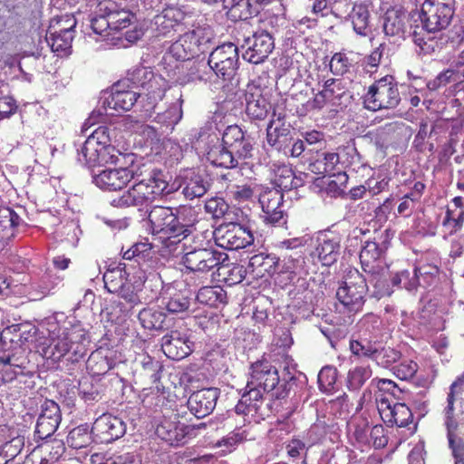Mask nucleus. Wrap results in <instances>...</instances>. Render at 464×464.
I'll list each match as a JSON object with an SVG mask.
<instances>
[{
  "label": "nucleus",
  "mask_w": 464,
  "mask_h": 464,
  "mask_svg": "<svg viewBox=\"0 0 464 464\" xmlns=\"http://www.w3.org/2000/svg\"><path fill=\"white\" fill-rule=\"evenodd\" d=\"M152 233L170 244L187 240L195 230L196 211L190 207L173 209L169 207L154 206L148 214Z\"/></svg>",
  "instance_id": "obj_1"
},
{
  "label": "nucleus",
  "mask_w": 464,
  "mask_h": 464,
  "mask_svg": "<svg viewBox=\"0 0 464 464\" xmlns=\"http://www.w3.org/2000/svg\"><path fill=\"white\" fill-rule=\"evenodd\" d=\"M203 233L195 234L191 240L182 244L181 263L190 272L198 275H208L218 270L220 266L228 259V256L219 251L209 241L205 239Z\"/></svg>",
  "instance_id": "obj_2"
},
{
  "label": "nucleus",
  "mask_w": 464,
  "mask_h": 464,
  "mask_svg": "<svg viewBox=\"0 0 464 464\" xmlns=\"http://www.w3.org/2000/svg\"><path fill=\"white\" fill-rule=\"evenodd\" d=\"M122 195L114 198L111 204L117 208L143 207L152 203L157 197L169 194L171 189L161 170L153 169L147 178L140 177Z\"/></svg>",
  "instance_id": "obj_3"
},
{
  "label": "nucleus",
  "mask_w": 464,
  "mask_h": 464,
  "mask_svg": "<svg viewBox=\"0 0 464 464\" xmlns=\"http://www.w3.org/2000/svg\"><path fill=\"white\" fill-rule=\"evenodd\" d=\"M197 142L205 150L208 161L212 165L226 169L237 166V159L232 155L228 146L219 139V132L214 123L202 127L197 136Z\"/></svg>",
  "instance_id": "obj_4"
},
{
  "label": "nucleus",
  "mask_w": 464,
  "mask_h": 464,
  "mask_svg": "<svg viewBox=\"0 0 464 464\" xmlns=\"http://www.w3.org/2000/svg\"><path fill=\"white\" fill-rule=\"evenodd\" d=\"M214 34L209 27L198 26L182 34L169 47V53L177 60H189L208 51Z\"/></svg>",
  "instance_id": "obj_5"
},
{
  "label": "nucleus",
  "mask_w": 464,
  "mask_h": 464,
  "mask_svg": "<svg viewBox=\"0 0 464 464\" xmlns=\"http://www.w3.org/2000/svg\"><path fill=\"white\" fill-rule=\"evenodd\" d=\"M400 102L398 84L390 75L376 81L364 96L365 108L373 111L396 108Z\"/></svg>",
  "instance_id": "obj_6"
},
{
  "label": "nucleus",
  "mask_w": 464,
  "mask_h": 464,
  "mask_svg": "<svg viewBox=\"0 0 464 464\" xmlns=\"http://www.w3.org/2000/svg\"><path fill=\"white\" fill-rule=\"evenodd\" d=\"M454 14V0H425L420 8V20L428 33L446 29Z\"/></svg>",
  "instance_id": "obj_7"
},
{
  "label": "nucleus",
  "mask_w": 464,
  "mask_h": 464,
  "mask_svg": "<svg viewBox=\"0 0 464 464\" xmlns=\"http://www.w3.org/2000/svg\"><path fill=\"white\" fill-rule=\"evenodd\" d=\"M369 289L366 278L358 270L350 271L336 291V298L348 312H358Z\"/></svg>",
  "instance_id": "obj_8"
},
{
  "label": "nucleus",
  "mask_w": 464,
  "mask_h": 464,
  "mask_svg": "<svg viewBox=\"0 0 464 464\" xmlns=\"http://www.w3.org/2000/svg\"><path fill=\"white\" fill-rule=\"evenodd\" d=\"M208 65L218 77L232 79L239 66L237 46L232 43L217 46L209 54Z\"/></svg>",
  "instance_id": "obj_9"
},
{
  "label": "nucleus",
  "mask_w": 464,
  "mask_h": 464,
  "mask_svg": "<svg viewBox=\"0 0 464 464\" xmlns=\"http://www.w3.org/2000/svg\"><path fill=\"white\" fill-rule=\"evenodd\" d=\"M271 121L266 130L267 143L285 156L298 158L305 150L304 140L294 137V132L290 126L281 124L273 126Z\"/></svg>",
  "instance_id": "obj_10"
},
{
  "label": "nucleus",
  "mask_w": 464,
  "mask_h": 464,
  "mask_svg": "<svg viewBox=\"0 0 464 464\" xmlns=\"http://www.w3.org/2000/svg\"><path fill=\"white\" fill-rule=\"evenodd\" d=\"M246 389L258 392L265 401L264 394L274 391L280 383L278 371L268 361H257L251 364Z\"/></svg>",
  "instance_id": "obj_11"
},
{
  "label": "nucleus",
  "mask_w": 464,
  "mask_h": 464,
  "mask_svg": "<svg viewBox=\"0 0 464 464\" xmlns=\"http://www.w3.org/2000/svg\"><path fill=\"white\" fill-rule=\"evenodd\" d=\"M143 172L138 165L131 163L129 167L105 169L92 175L93 183L104 190H120L131 179H138Z\"/></svg>",
  "instance_id": "obj_12"
},
{
  "label": "nucleus",
  "mask_w": 464,
  "mask_h": 464,
  "mask_svg": "<svg viewBox=\"0 0 464 464\" xmlns=\"http://www.w3.org/2000/svg\"><path fill=\"white\" fill-rule=\"evenodd\" d=\"M217 245L227 250L244 248L254 242L250 230L238 223L221 224L214 232Z\"/></svg>",
  "instance_id": "obj_13"
},
{
  "label": "nucleus",
  "mask_w": 464,
  "mask_h": 464,
  "mask_svg": "<svg viewBox=\"0 0 464 464\" xmlns=\"http://www.w3.org/2000/svg\"><path fill=\"white\" fill-rule=\"evenodd\" d=\"M241 48L244 50L243 58L246 61L259 64L268 58L275 48V42L268 32L261 30L244 37Z\"/></svg>",
  "instance_id": "obj_14"
},
{
  "label": "nucleus",
  "mask_w": 464,
  "mask_h": 464,
  "mask_svg": "<svg viewBox=\"0 0 464 464\" xmlns=\"http://www.w3.org/2000/svg\"><path fill=\"white\" fill-rule=\"evenodd\" d=\"M140 94L132 90L124 88V85L118 82L112 85L111 91H105L100 99L104 112L112 114L130 110L137 102Z\"/></svg>",
  "instance_id": "obj_15"
},
{
  "label": "nucleus",
  "mask_w": 464,
  "mask_h": 464,
  "mask_svg": "<svg viewBox=\"0 0 464 464\" xmlns=\"http://www.w3.org/2000/svg\"><path fill=\"white\" fill-rule=\"evenodd\" d=\"M160 345L168 358L180 360L191 353L193 343L186 330L174 329L162 336Z\"/></svg>",
  "instance_id": "obj_16"
},
{
  "label": "nucleus",
  "mask_w": 464,
  "mask_h": 464,
  "mask_svg": "<svg viewBox=\"0 0 464 464\" xmlns=\"http://www.w3.org/2000/svg\"><path fill=\"white\" fill-rule=\"evenodd\" d=\"M222 141L228 146L232 155L239 160L249 159L253 156L254 141L237 125L228 126L223 135Z\"/></svg>",
  "instance_id": "obj_17"
},
{
  "label": "nucleus",
  "mask_w": 464,
  "mask_h": 464,
  "mask_svg": "<svg viewBox=\"0 0 464 464\" xmlns=\"http://www.w3.org/2000/svg\"><path fill=\"white\" fill-rule=\"evenodd\" d=\"M265 221L279 225L284 222L283 193L276 188H266L258 196Z\"/></svg>",
  "instance_id": "obj_18"
},
{
  "label": "nucleus",
  "mask_w": 464,
  "mask_h": 464,
  "mask_svg": "<svg viewBox=\"0 0 464 464\" xmlns=\"http://www.w3.org/2000/svg\"><path fill=\"white\" fill-rule=\"evenodd\" d=\"M194 427L187 426L174 419H164L156 428V434L171 446H179L187 442V438L193 435Z\"/></svg>",
  "instance_id": "obj_19"
},
{
  "label": "nucleus",
  "mask_w": 464,
  "mask_h": 464,
  "mask_svg": "<svg viewBox=\"0 0 464 464\" xmlns=\"http://www.w3.org/2000/svg\"><path fill=\"white\" fill-rule=\"evenodd\" d=\"M92 432L102 442L109 443L121 438L126 432V424L119 417L102 414L92 427Z\"/></svg>",
  "instance_id": "obj_20"
},
{
  "label": "nucleus",
  "mask_w": 464,
  "mask_h": 464,
  "mask_svg": "<svg viewBox=\"0 0 464 464\" xmlns=\"http://www.w3.org/2000/svg\"><path fill=\"white\" fill-rule=\"evenodd\" d=\"M62 420L59 405L51 400H46L41 407L37 419L35 434L41 440L51 437L58 429Z\"/></svg>",
  "instance_id": "obj_21"
},
{
  "label": "nucleus",
  "mask_w": 464,
  "mask_h": 464,
  "mask_svg": "<svg viewBox=\"0 0 464 464\" xmlns=\"http://www.w3.org/2000/svg\"><path fill=\"white\" fill-rule=\"evenodd\" d=\"M341 253V237L333 232H324L318 236L314 255L323 266L334 264Z\"/></svg>",
  "instance_id": "obj_22"
},
{
  "label": "nucleus",
  "mask_w": 464,
  "mask_h": 464,
  "mask_svg": "<svg viewBox=\"0 0 464 464\" xmlns=\"http://www.w3.org/2000/svg\"><path fill=\"white\" fill-rule=\"evenodd\" d=\"M218 396L219 391L217 388L194 392L188 401V409L198 419L206 417L215 409Z\"/></svg>",
  "instance_id": "obj_23"
},
{
  "label": "nucleus",
  "mask_w": 464,
  "mask_h": 464,
  "mask_svg": "<svg viewBox=\"0 0 464 464\" xmlns=\"http://www.w3.org/2000/svg\"><path fill=\"white\" fill-rule=\"evenodd\" d=\"M377 407L382 420L390 426L406 427L411 421V411L404 403L391 405L387 399H381Z\"/></svg>",
  "instance_id": "obj_24"
},
{
  "label": "nucleus",
  "mask_w": 464,
  "mask_h": 464,
  "mask_svg": "<svg viewBox=\"0 0 464 464\" xmlns=\"http://www.w3.org/2000/svg\"><path fill=\"white\" fill-rule=\"evenodd\" d=\"M20 222L21 218L12 208H0V255L7 254Z\"/></svg>",
  "instance_id": "obj_25"
},
{
  "label": "nucleus",
  "mask_w": 464,
  "mask_h": 464,
  "mask_svg": "<svg viewBox=\"0 0 464 464\" xmlns=\"http://www.w3.org/2000/svg\"><path fill=\"white\" fill-rule=\"evenodd\" d=\"M271 106L263 95V90L255 84L247 86L246 92V112L252 120L266 118Z\"/></svg>",
  "instance_id": "obj_26"
},
{
  "label": "nucleus",
  "mask_w": 464,
  "mask_h": 464,
  "mask_svg": "<svg viewBox=\"0 0 464 464\" xmlns=\"http://www.w3.org/2000/svg\"><path fill=\"white\" fill-rule=\"evenodd\" d=\"M181 179L182 193L186 198L190 200L204 196L209 188L206 178L194 169L186 170Z\"/></svg>",
  "instance_id": "obj_27"
},
{
  "label": "nucleus",
  "mask_w": 464,
  "mask_h": 464,
  "mask_svg": "<svg viewBox=\"0 0 464 464\" xmlns=\"http://www.w3.org/2000/svg\"><path fill=\"white\" fill-rule=\"evenodd\" d=\"M121 158L124 159L125 156L116 150L115 147L108 145L97 148L96 153L92 158L90 154H86V157H82V153H78L77 160L82 165L92 168L104 164H117L120 162Z\"/></svg>",
  "instance_id": "obj_28"
},
{
  "label": "nucleus",
  "mask_w": 464,
  "mask_h": 464,
  "mask_svg": "<svg viewBox=\"0 0 464 464\" xmlns=\"http://www.w3.org/2000/svg\"><path fill=\"white\" fill-rule=\"evenodd\" d=\"M267 404L260 399L256 392H251L245 389L241 400L235 407V412L238 415H257L264 418L267 413Z\"/></svg>",
  "instance_id": "obj_29"
},
{
  "label": "nucleus",
  "mask_w": 464,
  "mask_h": 464,
  "mask_svg": "<svg viewBox=\"0 0 464 464\" xmlns=\"http://www.w3.org/2000/svg\"><path fill=\"white\" fill-rule=\"evenodd\" d=\"M408 17L399 8H390L383 15V32L388 36L402 38L406 33Z\"/></svg>",
  "instance_id": "obj_30"
},
{
  "label": "nucleus",
  "mask_w": 464,
  "mask_h": 464,
  "mask_svg": "<svg viewBox=\"0 0 464 464\" xmlns=\"http://www.w3.org/2000/svg\"><path fill=\"white\" fill-rule=\"evenodd\" d=\"M458 389L450 387L446 399V405L442 411L443 425L446 429V435L448 440L459 438V423L458 421V414L455 408V393Z\"/></svg>",
  "instance_id": "obj_31"
},
{
  "label": "nucleus",
  "mask_w": 464,
  "mask_h": 464,
  "mask_svg": "<svg viewBox=\"0 0 464 464\" xmlns=\"http://www.w3.org/2000/svg\"><path fill=\"white\" fill-rule=\"evenodd\" d=\"M273 184L279 190H291L302 185V179L295 177L293 169L287 165H273Z\"/></svg>",
  "instance_id": "obj_32"
},
{
  "label": "nucleus",
  "mask_w": 464,
  "mask_h": 464,
  "mask_svg": "<svg viewBox=\"0 0 464 464\" xmlns=\"http://www.w3.org/2000/svg\"><path fill=\"white\" fill-rule=\"evenodd\" d=\"M101 10L106 11L107 19L109 20L111 31H120L128 27L134 18L130 11L124 9L119 10L115 4L110 2L101 3Z\"/></svg>",
  "instance_id": "obj_33"
},
{
  "label": "nucleus",
  "mask_w": 464,
  "mask_h": 464,
  "mask_svg": "<svg viewBox=\"0 0 464 464\" xmlns=\"http://www.w3.org/2000/svg\"><path fill=\"white\" fill-rule=\"evenodd\" d=\"M347 18L352 22L354 32L361 36H368L371 33L370 13L363 4H354Z\"/></svg>",
  "instance_id": "obj_34"
},
{
  "label": "nucleus",
  "mask_w": 464,
  "mask_h": 464,
  "mask_svg": "<svg viewBox=\"0 0 464 464\" xmlns=\"http://www.w3.org/2000/svg\"><path fill=\"white\" fill-rule=\"evenodd\" d=\"M110 142L108 128L100 126L88 136L78 153H82V157H86V154L92 157L96 153L97 148L111 145Z\"/></svg>",
  "instance_id": "obj_35"
},
{
  "label": "nucleus",
  "mask_w": 464,
  "mask_h": 464,
  "mask_svg": "<svg viewBox=\"0 0 464 464\" xmlns=\"http://www.w3.org/2000/svg\"><path fill=\"white\" fill-rule=\"evenodd\" d=\"M184 19V14L176 8H167L154 18V24L160 34L166 35L170 30L179 26Z\"/></svg>",
  "instance_id": "obj_36"
},
{
  "label": "nucleus",
  "mask_w": 464,
  "mask_h": 464,
  "mask_svg": "<svg viewBox=\"0 0 464 464\" xmlns=\"http://www.w3.org/2000/svg\"><path fill=\"white\" fill-rule=\"evenodd\" d=\"M364 273L366 274V276H363L366 278V284H370L374 288L372 292L373 297L381 299L383 296L391 295L392 290L387 284L386 276L381 266L373 268L372 271H364Z\"/></svg>",
  "instance_id": "obj_37"
},
{
  "label": "nucleus",
  "mask_w": 464,
  "mask_h": 464,
  "mask_svg": "<svg viewBox=\"0 0 464 464\" xmlns=\"http://www.w3.org/2000/svg\"><path fill=\"white\" fill-rule=\"evenodd\" d=\"M139 320L141 325L148 330H164L167 328L166 314L152 307L143 308L139 313Z\"/></svg>",
  "instance_id": "obj_38"
},
{
  "label": "nucleus",
  "mask_w": 464,
  "mask_h": 464,
  "mask_svg": "<svg viewBox=\"0 0 464 464\" xmlns=\"http://www.w3.org/2000/svg\"><path fill=\"white\" fill-rule=\"evenodd\" d=\"M183 100L181 95L173 102L163 112L157 113L155 121L173 130L174 126L178 124L183 116L182 111Z\"/></svg>",
  "instance_id": "obj_39"
},
{
  "label": "nucleus",
  "mask_w": 464,
  "mask_h": 464,
  "mask_svg": "<svg viewBox=\"0 0 464 464\" xmlns=\"http://www.w3.org/2000/svg\"><path fill=\"white\" fill-rule=\"evenodd\" d=\"M75 22L70 27L61 28L59 31L49 32V36L46 37L53 52H63L71 48V44L73 39V26Z\"/></svg>",
  "instance_id": "obj_40"
},
{
  "label": "nucleus",
  "mask_w": 464,
  "mask_h": 464,
  "mask_svg": "<svg viewBox=\"0 0 464 464\" xmlns=\"http://www.w3.org/2000/svg\"><path fill=\"white\" fill-rule=\"evenodd\" d=\"M226 299L227 293L219 285L203 286L197 294L198 303L211 307H218L220 304H226Z\"/></svg>",
  "instance_id": "obj_41"
},
{
  "label": "nucleus",
  "mask_w": 464,
  "mask_h": 464,
  "mask_svg": "<svg viewBox=\"0 0 464 464\" xmlns=\"http://www.w3.org/2000/svg\"><path fill=\"white\" fill-rule=\"evenodd\" d=\"M382 249L377 243L366 241L360 252V261L363 271H372L373 268L380 267L378 260L381 256Z\"/></svg>",
  "instance_id": "obj_42"
},
{
  "label": "nucleus",
  "mask_w": 464,
  "mask_h": 464,
  "mask_svg": "<svg viewBox=\"0 0 464 464\" xmlns=\"http://www.w3.org/2000/svg\"><path fill=\"white\" fill-rule=\"evenodd\" d=\"M379 343L377 340L362 337L360 340H352L350 342V350L354 356L358 358H368L373 360Z\"/></svg>",
  "instance_id": "obj_43"
},
{
  "label": "nucleus",
  "mask_w": 464,
  "mask_h": 464,
  "mask_svg": "<svg viewBox=\"0 0 464 464\" xmlns=\"http://www.w3.org/2000/svg\"><path fill=\"white\" fill-rule=\"evenodd\" d=\"M92 434L87 425H80L69 432L66 441L71 448L76 450L83 449L92 443Z\"/></svg>",
  "instance_id": "obj_44"
},
{
  "label": "nucleus",
  "mask_w": 464,
  "mask_h": 464,
  "mask_svg": "<svg viewBox=\"0 0 464 464\" xmlns=\"http://www.w3.org/2000/svg\"><path fill=\"white\" fill-rule=\"evenodd\" d=\"M140 375L153 384L160 379L161 364L148 354L141 355Z\"/></svg>",
  "instance_id": "obj_45"
},
{
  "label": "nucleus",
  "mask_w": 464,
  "mask_h": 464,
  "mask_svg": "<svg viewBox=\"0 0 464 464\" xmlns=\"http://www.w3.org/2000/svg\"><path fill=\"white\" fill-rule=\"evenodd\" d=\"M372 374V371L369 365L354 367L348 372L347 388L350 391L360 390L365 382L371 378Z\"/></svg>",
  "instance_id": "obj_46"
},
{
  "label": "nucleus",
  "mask_w": 464,
  "mask_h": 464,
  "mask_svg": "<svg viewBox=\"0 0 464 464\" xmlns=\"http://www.w3.org/2000/svg\"><path fill=\"white\" fill-rule=\"evenodd\" d=\"M258 3L255 0H240L229 9L231 17L238 20H246L259 13Z\"/></svg>",
  "instance_id": "obj_47"
},
{
  "label": "nucleus",
  "mask_w": 464,
  "mask_h": 464,
  "mask_svg": "<svg viewBox=\"0 0 464 464\" xmlns=\"http://www.w3.org/2000/svg\"><path fill=\"white\" fill-rule=\"evenodd\" d=\"M120 264L119 266H121ZM129 275L126 268L122 269L118 266L115 269L108 270L103 276L104 287L110 293H116L127 282L125 276Z\"/></svg>",
  "instance_id": "obj_48"
},
{
  "label": "nucleus",
  "mask_w": 464,
  "mask_h": 464,
  "mask_svg": "<svg viewBox=\"0 0 464 464\" xmlns=\"http://www.w3.org/2000/svg\"><path fill=\"white\" fill-rule=\"evenodd\" d=\"M392 281L394 285H401L409 292L417 291L420 285V281H418L416 268L411 271H401L392 277Z\"/></svg>",
  "instance_id": "obj_49"
},
{
  "label": "nucleus",
  "mask_w": 464,
  "mask_h": 464,
  "mask_svg": "<svg viewBox=\"0 0 464 464\" xmlns=\"http://www.w3.org/2000/svg\"><path fill=\"white\" fill-rule=\"evenodd\" d=\"M464 79L463 72H459L456 69L450 67L441 72L434 80L428 83L430 90H437L442 86H446L450 82H458Z\"/></svg>",
  "instance_id": "obj_50"
},
{
  "label": "nucleus",
  "mask_w": 464,
  "mask_h": 464,
  "mask_svg": "<svg viewBox=\"0 0 464 464\" xmlns=\"http://www.w3.org/2000/svg\"><path fill=\"white\" fill-rule=\"evenodd\" d=\"M416 268L420 287L428 288L434 285L439 275V267L432 264H423Z\"/></svg>",
  "instance_id": "obj_51"
},
{
  "label": "nucleus",
  "mask_w": 464,
  "mask_h": 464,
  "mask_svg": "<svg viewBox=\"0 0 464 464\" xmlns=\"http://www.w3.org/2000/svg\"><path fill=\"white\" fill-rule=\"evenodd\" d=\"M249 266L259 269V273L273 274L276 272V257L263 253L253 256L249 260Z\"/></svg>",
  "instance_id": "obj_52"
},
{
  "label": "nucleus",
  "mask_w": 464,
  "mask_h": 464,
  "mask_svg": "<svg viewBox=\"0 0 464 464\" xmlns=\"http://www.w3.org/2000/svg\"><path fill=\"white\" fill-rule=\"evenodd\" d=\"M464 224V210L458 209H446L445 218L442 221V226L445 227L450 235L455 234L459 231Z\"/></svg>",
  "instance_id": "obj_53"
},
{
  "label": "nucleus",
  "mask_w": 464,
  "mask_h": 464,
  "mask_svg": "<svg viewBox=\"0 0 464 464\" xmlns=\"http://www.w3.org/2000/svg\"><path fill=\"white\" fill-rule=\"evenodd\" d=\"M382 320L379 316L369 314L359 323L360 330L364 337L376 339L381 330Z\"/></svg>",
  "instance_id": "obj_54"
},
{
  "label": "nucleus",
  "mask_w": 464,
  "mask_h": 464,
  "mask_svg": "<svg viewBox=\"0 0 464 464\" xmlns=\"http://www.w3.org/2000/svg\"><path fill=\"white\" fill-rule=\"evenodd\" d=\"M339 163V155L335 152H328L324 154L322 160H317L316 162L311 165L312 171H316L319 174H330Z\"/></svg>",
  "instance_id": "obj_55"
},
{
  "label": "nucleus",
  "mask_w": 464,
  "mask_h": 464,
  "mask_svg": "<svg viewBox=\"0 0 464 464\" xmlns=\"http://www.w3.org/2000/svg\"><path fill=\"white\" fill-rule=\"evenodd\" d=\"M337 380V369L333 366L322 368L318 374L320 389L324 392H332Z\"/></svg>",
  "instance_id": "obj_56"
},
{
  "label": "nucleus",
  "mask_w": 464,
  "mask_h": 464,
  "mask_svg": "<svg viewBox=\"0 0 464 464\" xmlns=\"http://www.w3.org/2000/svg\"><path fill=\"white\" fill-rule=\"evenodd\" d=\"M400 357L401 353L399 351L391 347H380L379 345L373 361H375L378 365L387 368L396 362Z\"/></svg>",
  "instance_id": "obj_57"
},
{
  "label": "nucleus",
  "mask_w": 464,
  "mask_h": 464,
  "mask_svg": "<svg viewBox=\"0 0 464 464\" xmlns=\"http://www.w3.org/2000/svg\"><path fill=\"white\" fill-rule=\"evenodd\" d=\"M323 96L329 99V101L340 100L345 94V88L343 85L342 80L328 79L324 82L323 86Z\"/></svg>",
  "instance_id": "obj_58"
},
{
  "label": "nucleus",
  "mask_w": 464,
  "mask_h": 464,
  "mask_svg": "<svg viewBox=\"0 0 464 464\" xmlns=\"http://www.w3.org/2000/svg\"><path fill=\"white\" fill-rule=\"evenodd\" d=\"M189 304L188 298L181 294H175L164 303L165 308L171 314L186 312Z\"/></svg>",
  "instance_id": "obj_59"
},
{
  "label": "nucleus",
  "mask_w": 464,
  "mask_h": 464,
  "mask_svg": "<svg viewBox=\"0 0 464 464\" xmlns=\"http://www.w3.org/2000/svg\"><path fill=\"white\" fill-rule=\"evenodd\" d=\"M351 63L348 57L342 53H336L330 61V70L335 75H343L348 72Z\"/></svg>",
  "instance_id": "obj_60"
},
{
  "label": "nucleus",
  "mask_w": 464,
  "mask_h": 464,
  "mask_svg": "<svg viewBox=\"0 0 464 464\" xmlns=\"http://www.w3.org/2000/svg\"><path fill=\"white\" fill-rule=\"evenodd\" d=\"M53 345L51 356L54 360H60L72 348L63 333L56 340H53Z\"/></svg>",
  "instance_id": "obj_61"
},
{
  "label": "nucleus",
  "mask_w": 464,
  "mask_h": 464,
  "mask_svg": "<svg viewBox=\"0 0 464 464\" xmlns=\"http://www.w3.org/2000/svg\"><path fill=\"white\" fill-rule=\"evenodd\" d=\"M418 371V364L413 361H405L394 367V374L401 380L411 379Z\"/></svg>",
  "instance_id": "obj_62"
},
{
  "label": "nucleus",
  "mask_w": 464,
  "mask_h": 464,
  "mask_svg": "<svg viewBox=\"0 0 464 464\" xmlns=\"http://www.w3.org/2000/svg\"><path fill=\"white\" fill-rule=\"evenodd\" d=\"M92 28L97 34H102L108 30L111 31L109 20L107 19L106 11L101 10V4L99 5V14L92 19Z\"/></svg>",
  "instance_id": "obj_63"
},
{
  "label": "nucleus",
  "mask_w": 464,
  "mask_h": 464,
  "mask_svg": "<svg viewBox=\"0 0 464 464\" xmlns=\"http://www.w3.org/2000/svg\"><path fill=\"white\" fill-rule=\"evenodd\" d=\"M449 448L454 458V464H464V440L461 437L448 440Z\"/></svg>",
  "instance_id": "obj_64"
}]
</instances>
